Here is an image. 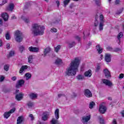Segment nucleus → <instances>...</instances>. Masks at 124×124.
Listing matches in <instances>:
<instances>
[{
  "instance_id": "1",
  "label": "nucleus",
  "mask_w": 124,
  "mask_h": 124,
  "mask_svg": "<svg viewBox=\"0 0 124 124\" xmlns=\"http://www.w3.org/2000/svg\"><path fill=\"white\" fill-rule=\"evenodd\" d=\"M80 63V58L77 57L72 61L70 66L66 69L65 73L68 76H74L78 71L79 64Z\"/></svg>"
},
{
  "instance_id": "2",
  "label": "nucleus",
  "mask_w": 124,
  "mask_h": 124,
  "mask_svg": "<svg viewBox=\"0 0 124 124\" xmlns=\"http://www.w3.org/2000/svg\"><path fill=\"white\" fill-rule=\"evenodd\" d=\"M60 110L56 109L54 112V117L50 121V124H59V119L60 118Z\"/></svg>"
},
{
  "instance_id": "3",
  "label": "nucleus",
  "mask_w": 124,
  "mask_h": 124,
  "mask_svg": "<svg viewBox=\"0 0 124 124\" xmlns=\"http://www.w3.org/2000/svg\"><path fill=\"white\" fill-rule=\"evenodd\" d=\"M15 37L16 41L17 42H21L24 38L23 34L20 31H16L15 32Z\"/></svg>"
},
{
  "instance_id": "4",
  "label": "nucleus",
  "mask_w": 124,
  "mask_h": 124,
  "mask_svg": "<svg viewBox=\"0 0 124 124\" xmlns=\"http://www.w3.org/2000/svg\"><path fill=\"white\" fill-rule=\"evenodd\" d=\"M32 28L35 31H43L45 30V27L43 26H39L37 24H34L32 25Z\"/></svg>"
},
{
  "instance_id": "5",
  "label": "nucleus",
  "mask_w": 124,
  "mask_h": 124,
  "mask_svg": "<svg viewBox=\"0 0 124 124\" xmlns=\"http://www.w3.org/2000/svg\"><path fill=\"white\" fill-rule=\"evenodd\" d=\"M107 108L105 106V103H102L99 106V112L101 114H104L106 112Z\"/></svg>"
},
{
  "instance_id": "6",
  "label": "nucleus",
  "mask_w": 124,
  "mask_h": 124,
  "mask_svg": "<svg viewBox=\"0 0 124 124\" xmlns=\"http://www.w3.org/2000/svg\"><path fill=\"white\" fill-rule=\"evenodd\" d=\"M16 110V109L15 108H13L11 109L9 111L5 112L4 114V117L5 119H8V118L10 117V115L14 113Z\"/></svg>"
},
{
  "instance_id": "7",
  "label": "nucleus",
  "mask_w": 124,
  "mask_h": 124,
  "mask_svg": "<svg viewBox=\"0 0 124 124\" xmlns=\"http://www.w3.org/2000/svg\"><path fill=\"white\" fill-rule=\"evenodd\" d=\"M104 17L103 16V15H101L100 16V20L101 22H100L99 24V30L100 31H103V26H104V21H103Z\"/></svg>"
},
{
  "instance_id": "8",
  "label": "nucleus",
  "mask_w": 124,
  "mask_h": 124,
  "mask_svg": "<svg viewBox=\"0 0 124 124\" xmlns=\"http://www.w3.org/2000/svg\"><path fill=\"white\" fill-rule=\"evenodd\" d=\"M50 116V112H44L43 114V116L42 119L43 121H47L49 119Z\"/></svg>"
},
{
  "instance_id": "9",
  "label": "nucleus",
  "mask_w": 124,
  "mask_h": 124,
  "mask_svg": "<svg viewBox=\"0 0 124 124\" xmlns=\"http://www.w3.org/2000/svg\"><path fill=\"white\" fill-rule=\"evenodd\" d=\"M23 84H25V81L23 79H21L20 80H18L16 84V88L17 89H19V88H21L23 85Z\"/></svg>"
},
{
  "instance_id": "10",
  "label": "nucleus",
  "mask_w": 124,
  "mask_h": 124,
  "mask_svg": "<svg viewBox=\"0 0 124 124\" xmlns=\"http://www.w3.org/2000/svg\"><path fill=\"white\" fill-rule=\"evenodd\" d=\"M91 119V115H89L87 116H84L82 118V122L84 124H87L88 122Z\"/></svg>"
},
{
  "instance_id": "11",
  "label": "nucleus",
  "mask_w": 124,
  "mask_h": 124,
  "mask_svg": "<svg viewBox=\"0 0 124 124\" xmlns=\"http://www.w3.org/2000/svg\"><path fill=\"white\" fill-rule=\"evenodd\" d=\"M84 94L87 97H92V96H93V94H92L91 91H90V90L88 89L85 90Z\"/></svg>"
},
{
  "instance_id": "12",
  "label": "nucleus",
  "mask_w": 124,
  "mask_h": 124,
  "mask_svg": "<svg viewBox=\"0 0 124 124\" xmlns=\"http://www.w3.org/2000/svg\"><path fill=\"white\" fill-rule=\"evenodd\" d=\"M105 60L107 62H111V54L108 53L106 54Z\"/></svg>"
},
{
  "instance_id": "13",
  "label": "nucleus",
  "mask_w": 124,
  "mask_h": 124,
  "mask_svg": "<svg viewBox=\"0 0 124 124\" xmlns=\"http://www.w3.org/2000/svg\"><path fill=\"white\" fill-rule=\"evenodd\" d=\"M102 81L103 83L105 84V85H106V86H108V87H111L112 86V82L109 80L104 79H103Z\"/></svg>"
},
{
  "instance_id": "14",
  "label": "nucleus",
  "mask_w": 124,
  "mask_h": 124,
  "mask_svg": "<svg viewBox=\"0 0 124 124\" xmlns=\"http://www.w3.org/2000/svg\"><path fill=\"white\" fill-rule=\"evenodd\" d=\"M24 97V94L22 93H19L18 94H17L16 96V100H18L19 101V100H21L23 99V97Z\"/></svg>"
},
{
  "instance_id": "15",
  "label": "nucleus",
  "mask_w": 124,
  "mask_h": 124,
  "mask_svg": "<svg viewBox=\"0 0 124 124\" xmlns=\"http://www.w3.org/2000/svg\"><path fill=\"white\" fill-rule=\"evenodd\" d=\"M1 17L3 18L4 21H7L8 20L9 16L8 14H7V13H3L1 14Z\"/></svg>"
},
{
  "instance_id": "16",
  "label": "nucleus",
  "mask_w": 124,
  "mask_h": 124,
  "mask_svg": "<svg viewBox=\"0 0 124 124\" xmlns=\"http://www.w3.org/2000/svg\"><path fill=\"white\" fill-rule=\"evenodd\" d=\"M104 74L107 78H109V77H111V74H110V72L108 69H105L104 70Z\"/></svg>"
},
{
  "instance_id": "17",
  "label": "nucleus",
  "mask_w": 124,
  "mask_h": 124,
  "mask_svg": "<svg viewBox=\"0 0 124 124\" xmlns=\"http://www.w3.org/2000/svg\"><path fill=\"white\" fill-rule=\"evenodd\" d=\"M29 50L30 52H38L39 48L31 46L29 47Z\"/></svg>"
},
{
  "instance_id": "18",
  "label": "nucleus",
  "mask_w": 124,
  "mask_h": 124,
  "mask_svg": "<svg viewBox=\"0 0 124 124\" xmlns=\"http://www.w3.org/2000/svg\"><path fill=\"white\" fill-rule=\"evenodd\" d=\"M92 70H89L87 71H86L84 73V75L85 77H91L92 76Z\"/></svg>"
},
{
  "instance_id": "19",
  "label": "nucleus",
  "mask_w": 124,
  "mask_h": 124,
  "mask_svg": "<svg viewBox=\"0 0 124 124\" xmlns=\"http://www.w3.org/2000/svg\"><path fill=\"white\" fill-rule=\"evenodd\" d=\"M51 51V48L50 47H47L45 49V51H44V56L45 57V56H46L47 54L49 53Z\"/></svg>"
},
{
  "instance_id": "20",
  "label": "nucleus",
  "mask_w": 124,
  "mask_h": 124,
  "mask_svg": "<svg viewBox=\"0 0 124 124\" xmlns=\"http://www.w3.org/2000/svg\"><path fill=\"white\" fill-rule=\"evenodd\" d=\"M27 68H28V66L27 65L22 66L20 69L19 73L22 74V73H23Z\"/></svg>"
},
{
  "instance_id": "21",
  "label": "nucleus",
  "mask_w": 124,
  "mask_h": 124,
  "mask_svg": "<svg viewBox=\"0 0 124 124\" xmlns=\"http://www.w3.org/2000/svg\"><path fill=\"white\" fill-rule=\"evenodd\" d=\"M23 121H24V117L19 116L17 120V124H21Z\"/></svg>"
},
{
  "instance_id": "22",
  "label": "nucleus",
  "mask_w": 124,
  "mask_h": 124,
  "mask_svg": "<svg viewBox=\"0 0 124 124\" xmlns=\"http://www.w3.org/2000/svg\"><path fill=\"white\" fill-rule=\"evenodd\" d=\"M96 50L98 51L99 54L102 53L103 49L102 47H100L99 45H97L96 46Z\"/></svg>"
},
{
  "instance_id": "23",
  "label": "nucleus",
  "mask_w": 124,
  "mask_h": 124,
  "mask_svg": "<svg viewBox=\"0 0 124 124\" xmlns=\"http://www.w3.org/2000/svg\"><path fill=\"white\" fill-rule=\"evenodd\" d=\"M32 33L34 36H36L37 35H42V34H44V31H34Z\"/></svg>"
},
{
  "instance_id": "24",
  "label": "nucleus",
  "mask_w": 124,
  "mask_h": 124,
  "mask_svg": "<svg viewBox=\"0 0 124 124\" xmlns=\"http://www.w3.org/2000/svg\"><path fill=\"white\" fill-rule=\"evenodd\" d=\"M33 59H35V56L32 55H30L29 56L28 62L29 63H31V62H32Z\"/></svg>"
},
{
  "instance_id": "25",
  "label": "nucleus",
  "mask_w": 124,
  "mask_h": 124,
  "mask_svg": "<svg viewBox=\"0 0 124 124\" xmlns=\"http://www.w3.org/2000/svg\"><path fill=\"white\" fill-rule=\"evenodd\" d=\"M30 97L31 99H34V98H36V97H37V94L34 93H31L30 94Z\"/></svg>"
},
{
  "instance_id": "26",
  "label": "nucleus",
  "mask_w": 124,
  "mask_h": 124,
  "mask_svg": "<svg viewBox=\"0 0 124 124\" xmlns=\"http://www.w3.org/2000/svg\"><path fill=\"white\" fill-rule=\"evenodd\" d=\"M124 36V34L123 33V32H120L119 34H118V36H117V38H118V40H119V42H121V37H123V36Z\"/></svg>"
},
{
  "instance_id": "27",
  "label": "nucleus",
  "mask_w": 124,
  "mask_h": 124,
  "mask_svg": "<svg viewBox=\"0 0 124 124\" xmlns=\"http://www.w3.org/2000/svg\"><path fill=\"white\" fill-rule=\"evenodd\" d=\"M76 79L78 80H83L84 79V76L82 75H78L76 77Z\"/></svg>"
},
{
  "instance_id": "28",
  "label": "nucleus",
  "mask_w": 124,
  "mask_h": 124,
  "mask_svg": "<svg viewBox=\"0 0 124 124\" xmlns=\"http://www.w3.org/2000/svg\"><path fill=\"white\" fill-rule=\"evenodd\" d=\"M15 6L14 5V4H10L9 6V10H10V11H12L14 9Z\"/></svg>"
},
{
  "instance_id": "29",
  "label": "nucleus",
  "mask_w": 124,
  "mask_h": 124,
  "mask_svg": "<svg viewBox=\"0 0 124 124\" xmlns=\"http://www.w3.org/2000/svg\"><path fill=\"white\" fill-rule=\"evenodd\" d=\"M55 64H61L62 63V60L58 58L55 62Z\"/></svg>"
},
{
  "instance_id": "30",
  "label": "nucleus",
  "mask_w": 124,
  "mask_h": 124,
  "mask_svg": "<svg viewBox=\"0 0 124 124\" xmlns=\"http://www.w3.org/2000/svg\"><path fill=\"white\" fill-rule=\"evenodd\" d=\"M5 37H6V39L7 40H10L11 37H10V34H9V33L7 32L6 34H5Z\"/></svg>"
},
{
  "instance_id": "31",
  "label": "nucleus",
  "mask_w": 124,
  "mask_h": 124,
  "mask_svg": "<svg viewBox=\"0 0 124 124\" xmlns=\"http://www.w3.org/2000/svg\"><path fill=\"white\" fill-rule=\"evenodd\" d=\"M61 45H59V46H57L56 47H54V49H55V51L56 53H58L60 50V49H61Z\"/></svg>"
},
{
  "instance_id": "32",
  "label": "nucleus",
  "mask_w": 124,
  "mask_h": 124,
  "mask_svg": "<svg viewBox=\"0 0 124 124\" xmlns=\"http://www.w3.org/2000/svg\"><path fill=\"white\" fill-rule=\"evenodd\" d=\"M95 105V103H94V102H92L89 104V108L90 109H93V106H94Z\"/></svg>"
},
{
  "instance_id": "33",
  "label": "nucleus",
  "mask_w": 124,
  "mask_h": 124,
  "mask_svg": "<svg viewBox=\"0 0 124 124\" xmlns=\"http://www.w3.org/2000/svg\"><path fill=\"white\" fill-rule=\"evenodd\" d=\"M21 18L24 21V22H25V23H29V22H30V20L28 18L22 16L21 17Z\"/></svg>"
},
{
  "instance_id": "34",
  "label": "nucleus",
  "mask_w": 124,
  "mask_h": 124,
  "mask_svg": "<svg viewBox=\"0 0 124 124\" xmlns=\"http://www.w3.org/2000/svg\"><path fill=\"white\" fill-rule=\"evenodd\" d=\"M99 119L100 121V123L101 124H104V119H103V118H102V117H99Z\"/></svg>"
},
{
  "instance_id": "35",
  "label": "nucleus",
  "mask_w": 124,
  "mask_h": 124,
  "mask_svg": "<svg viewBox=\"0 0 124 124\" xmlns=\"http://www.w3.org/2000/svg\"><path fill=\"white\" fill-rule=\"evenodd\" d=\"M19 49L20 52H21V53H22L23 51H24V50H25V47H24V46H19Z\"/></svg>"
},
{
  "instance_id": "36",
  "label": "nucleus",
  "mask_w": 124,
  "mask_h": 124,
  "mask_svg": "<svg viewBox=\"0 0 124 124\" xmlns=\"http://www.w3.org/2000/svg\"><path fill=\"white\" fill-rule=\"evenodd\" d=\"M71 0H65L63 1V4L64 6H66L68 3H69V1H70Z\"/></svg>"
},
{
  "instance_id": "37",
  "label": "nucleus",
  "mask_w": 124,
  "mask_h": 124,
  "mask_svg": "<svg viewBox=\"0 0 124 124\" xmlns=\"http://www.w3.org/2000/svg\"><path fill=\"white\" fill-rule=\"evenodd\" d=\"M25 77H26V80H29L31 77V74L27 73L25 74Z\"/></svg>"
},
{
  "instance_id": "38",
  "label": "nucleus",
  "mask_w": 124,
  "mask_h": 124,
  "mask_svg": "<svg viewBox=\"0 0 124 124\" xmlns=\"http://www.w3.org/2000/svg\"><path fill=\"white\" fill-rule=\"evenodd\" d=\"M4 69L5 71H8V69H9V65H5L4 66Z\"/></svg>"
},
{
  "instance_id": "39",
  "label": "nucleus",
  "mask_w": 124,
  "mask_h": 124,
  "mask_svg": "<svg viewBox=\"0 0 124 124\" xmlns=\"http://www.w3.org/2000/svg\"><path fill=\"white\" fill-rule=\"evenodd\" d=\"M28 106L29 107H32V106H33V103L31 102H29L28 104H27Z\"/></svg>"
},
{
  "instance_id": "40",
  "label": "nucleus",
  "mask_w": 124,
  "mask_h": 124,
  "mask_svg": "<svg viewBox=\"0 0 124 124\" xmlns=\"http://www.w3.org/2000/svg\"><path fill=\"white\" fill-rule=\"evenodd\" d=\"M14 51H11L9 53V57H12V56H14Z\"/></svg>"
},
{
  "instance_id": "41",
  "label": "nucleus",
  "mask_w": 124,
  "mask_h": 124,
  "mask_svg": "<svg viewBox=\"0 0 124 124\" xmlns=\"http://www.w3.org/2000/svg\"><path fill=\"white\" fill-rule=\"evenodd\" d=\"M74 45H75V43L72 42V43H70L69 44V47H70V48H72V47L74 46Z\"/></svg>"
},
{
  "instance_id": "42",
  "label": "nucleus",
  "mask_w": 124,
  "mask_h": 124,
  "mask_svg": "<svg viewBox=\"0 0 124 124\" xmlns=\"http://www.w3.org/2000/svg\"><path fill=\"white\" fill-rule=\"evenodd\" d=\"M100 69V65H98L96 68L95 69V72H98V71H99V70Z\"/></svg>"
},
{
  "instance_id": "43",
  "label": "nucleus",
  "mask_w": 124,
  "mask_h": 124,
  "mask_svg": "<svg viewBox=\"0 0 124 124\" xmlns=\"http://www.w3.org/2000/svg\"><path fill=\"white\" fill-rule=\"evenodd\" d=\"M4 80V76H0V82H2Z\"/></svg>"
},
{
  "instance_id": "44",
  "label": "nucleus",
  "mask_w": 124,
  "mask_h": 124,
  "mask_svg": "<svg viewBox=\"0 0 124 124\" xmlns=\"http://www.w3.org/2000/svg\"><path fill=\"white\" fill-rule=\"evenodd\" d=\"M83 34L84 36H89L90 35V33H89V32H84L83 33Z\"/></svg>"
},
{
  "instance_id": "45",
  "label": "nucleus",
  "mask_w": 124,
  "mask_h": 124,
  "mask_svg": "<svg viewBox=\"0 0 124 124\" xmlns=\"http://www.w3.org/2000/svg\"><path fill=\"white\" fill-rule=\"evenodd\" d=\"M29 117L30 118H31V121H33V120H34V117H33V115H32V114H30Z\"/></svg>"
},
{
  "instance_id": "46",
  "label": "nucleus",
  "mask_w": 124,
  "mask_h": 124,
  "mask_svg": "<svg viewBox=\"0 0 124 124\" xmlns=\"http://www.w3.org/2000/svg\"><path fill=\"white\" fill-rule=\"evenodd\" d=\"M7 2V1L6 0H2V5H3V4H5V3H6Z\"/></svg>"
},
{
  "instance_id": "47",
  "label": "nucleus",
  "mask_w": 124,
  "mask_h": 124,
  "mask_svg": "<svg viewBox=\"0 0 124 124\" xmlns=\"http://www.w3.org/2000/svg\"><path fill=\"white\" fill-rule=\"evenodd\" d=\"M96 3L97 5H100V0H96Z\"/></svg>"
},
{
  "instance_id": "48",
  "label": "nucleus",
  "mask_w": 124,
  "mask_h": 124,
  "mask_svg": "<svg viewBox=\"0 0 124 124\" xmlns=\"http://www.w3.org/2000/svg\"><path fill=\"white\" fill-rule=\"evenodd\" d=\"M123 78H124V74H121L119 76V78L122 79Z\"/></svg>"
},
{
  "instance_id": "49",
  "label": "nucleus",
  "mask_w": 124,
  "mask_h": 124,
  "mask_svg": "<svg viewBox=\"0 0 124 124\" xmlns=\"http://www.w3.org/2000/svg\"><path fill=\"white\" fill-rule=\"evenodd\" d=\"M6 46L7 49H9L10 48V44H7Z\"/></svg>"
},
{
  "instance_id": "50",
  "label": "nucleus",
  "mask_w": 124,
  "mask_h": 124,
  "mask_svg": "<svg viewBox=\"0 0 124 124\" xmlns=\"http://www.w3.org/2000/svg\"><path fill=\"white\" fill-rule=\"evenodd\" d=\"M50 31H57V29L55 28H52Z\"/></svg>"
},
{
  "instance_id": "51",
  "label": "nucleus",
  "mask_w": 124,
  "mask_h": 124,
  "mask_svg": "<svg viewBox=\"0 0 124 124\" xmlns=\"http://www.w3.org/2000/svg\"><path fill=\"white\" fill-rule=\"evenodd\" d=\"M16 79H17V78L15 76L13 77L12 78V80H13V81H15L16 80Z\"/></svg>"
},
{
  "instance_id": "52",
  "label": "nucleus",
  "mask_w": 124,
  "mask_h": 124,
  "mask_svg": "<svg viewBox=\"0 0 124 124\" xmlns=\"http://www.w3.org/2000/svg\"><path fill=\"white\" fill-rule=\"evenodd\" d=\"M108 50H109V51H113V49L111 47L108 46L107 47Z\"/></svg>"
},
{
  "instance_id": "53",
  "label": "nucleus",
  "mask_w": 124,
  "mask_h": 124,
  "mask_svg": "<svg viewBox=\"0 0 124 124\" xmlns=\"http://www.w3.org/2000/svg\"><path fill=\"white\" fill-rule=\"evenodd\" d=\"M120 2H121V1H120V0H116L115 1V4H119Z\"/></svg>"
},
{
  "instance_id": "54",
  "label": "nucleus",
  "mask_w": 124,
  "mask_h": 124,
  "mask_svg": "<svg viewBox=\"0 0 124 124\" xmlns=\"http://www.w3.org/2000/svg\"><path fill=\"white\" fill-rule=\"evenodd\" d=\"M97 25H98V22L96 20L94 23L95 27H97Z\"/></svg>"
},
{
  "instance_id": "55",
  "label": "nucleus",
  "mask_w": 124,
  "mask_h": 124,
  "mask_svg": "<svg viewBox=\"0 0 124 124\" xmlns=\"http://www.w3.org/2000/svg\"><path fill=\"white\" fill-rule=\"evenodd\" d=\"M112 124H117V122L116 121L115 119L113 120Z\"/></svg>"
},
{
  "instance_id": "56",
  "label": "nucleus",
  "mask_w": 124,
  "mask_h": 124,
  "mask_svg": "<svg viewBox=\"0 0 124 124\" xmlns=\"http://www.w3.org/2000/svg\"><path fill=\"white\" fill-rule=\"evenodd\" d=\"M56 3L57 4L58 7L60 6V1L59 0L56 1Z\"/></svg>"
},
{
  "instance_id": "57",
  "label": "nucleus",
  "mask_w": 124,
  "mask_h": 124,
  "mask_svg": "<svg viewBox=\"0 0 124 124\" xmlns=\"http://www.w3.org/2000/svg\"><path fill=\"white\" fill-rule=\"evenodd\" d=\"M2 46V41L0 40V47Z\"/></svg>"
},
{
  "instance_id": "58",
  "label": "nucleus",
  "mask_w": 124,
  "mask_h": 124,
  "mask_svg": "<svg viewBox=\"0 0 124 124\" xmlns=\"http://www.w3.org/2000/svg\"><path fill=\"white\" fill-rule=\"evenodd\" d=\"M2 25V20L0 18V25Z\"/></svg>"
},
{
  "instance_id": "59",
  "label": "nucleus",
  "mask_w": 124,
  "mask_h": 124,
  "mask_svg": "<svg viewBox=\"0 0 124 124\" xmlns=\"http://www.w3.org/2000/svg\"><path fill=\"white\" fill-rule=\"evenodd\" d=\"M122 115L123 117H124V110H123L122 111Z\"/></svg>"
},
{
  "instance_id": "60",
  "label": "nucleus",
  "mask_w": 124,
  "mask_h": 124,
  "mask_svg": "<svg viewBox=\"0 0 124 124\" xmlns=\"http://www.w3.org/2000/svg\"><path fill=\"white\" fill-rule=\"evenodd\" d=\"M77 39L78 41H80V37H79V36H77Z\"/></svg>"
},
{
  "instance_id": "61",
  "label": "nucleus",
  "mask_w": 124,
  "mask_h": 124,
  "mask_svg": "<svg viewBox=\"0 0 124 124\" xmlns=\"http://www.w3.org/2000/svg\"><path fill=\"white\" fill-rule=\"evenodd\" d=\"M19 93V90H16V91L15 93Z\"/></svg>"
},
{
  "instance_id": "62",
  "label": "nucleus",
  "mask_w": 124,
  "mask_h": 124,
  "mask_svg": "<svg viewBox=\"0 0 124 124\" xmlns=\"http://www.w3.org/2000/svg\"><path fill=\"white\" fill-rule=\"evenodd\" d=\"M108 100H112V98L111 97H108Z\"/></svg>"
},
{
  "instance_id": "63",
  "label": "nucleus",
  "mask_w": 124,
  "mask_h": 124,
  "mask_svg": "<svg viewBox=\"0 0 124 124\" xmlns=\"http://www.w3.org/2000/svg\"><path fill=\"white\" fill-rule=\"evenodd\" d=\"M62 94H58L59 97H61V96H62Z\"/></svg>"
},
{
  "instance_id": "64",
  "label": "nucleus",
  "mask_w": 124,
  "mask_h": 124,
  "mask_svg": "<svg viewBox=\"0 0 124 124\" xmlns=\"http://www.w3.org/2000/svg\"><path fill=\"white\" fill-rule=\"evenodd\" d=\"M103 59V55H101V60H102Z\"/></svg>"
}]
</instances>
